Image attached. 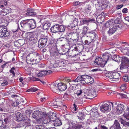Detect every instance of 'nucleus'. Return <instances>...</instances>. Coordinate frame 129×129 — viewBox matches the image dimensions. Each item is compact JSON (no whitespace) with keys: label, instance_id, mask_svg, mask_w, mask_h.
<instances>
[{"label":"nucleus","instance_id":"1","mask_svg":"<svg viewBox=\"0 0 129 129\" xmlns=\"http://www.w3.org/2000/svg\"><path fill=\"white\" fill-rule=\"evenodd\" d=\"M26 60L28 63L32 64L38 63L40 60L39 54L36 52H33L27 56Z\"/></svg>","mask_w":129,"mask_h":129},{"label":"nucleus","instance_id":"2","mask_svg":"<svg viewBox=\"0 0 129 129\" xmlns=\"http://www.w3.org/2000/svg\"><path fill=\"white\" fill-rule=\"evenodd\" d=\"M75 82H80L83 84H91L94 82L93 79L91 77L87 75H83L79 76L74 80Z\"/></svg>","mask_w":129,"mask_h":129},{"label":"nucleus","instance_id":"3","mask_svg":"<svg viewBox=\"0 0 129 129\" xmlns=\"http://www.w3.org/2000/svg\"><path fill=\"white\" fill-rule=\"evenodd\" d=\"M46 115L44 112L38 110L33 112L32 114V116L38 123H43V121L46 118Z\"/></svg>","mask_w":129,"mask_h":129},{"label":"nucleus","instance_id":"4","mask_svg":"<svg viewBox=\"0 0 129 129\" xmlns=\"http://www.w3.org/2000/svg\"><path fill=\"white\" fill-rule=\"evenodd\" d=\"M84 49V46L82 44H76L72 46H69V50H75L81 53Z\"/></svg>","mask_w":129,"mask_h":129},{"label":"nucleus","instance_id":"5","mask_svg":"<svg viewBox=\"0 0 129 129\" xmlns=\"http://www.w3.org/2000/svg\"><path fill=\"white\" fill-rule=\"evenodd\" d=\"M120 62H121L120 67V70L121 72H123L121 71V70L124 69H127L129 67V59L127 57L124 58L120 60Z\"/></svg>","mask_w":129,"mask_h":129},{"label":"nucleus","instance_id":"6","mask_svg":"<svg viewBox=\"0 0 129 129\" xmlns=\"http://www.w3.org/2000/svg\"><path fill=\"white\" fill-rule=\"evenodd\" d=\"M38 36L35 34H29L27 38L28 39V43L30 45H33L37 42Z\"/></svg>","mask_w":129,"mask_h":129},{"label":"nucleus","instance_id":"7","mask_svg":"<svg viewBox=\"0 0 129 129\" xmlns=\"http://www.w3.org/2000/svg\"><path fill=\"white\" fill-rule=\"evenodd\" d=\"M48 47L49 48V51L50 52H58L56 42L52 40H50L48 45Z\"/></svg>","mask_w":129,"mask_h":129},{"label":"nucleus","instance_id":"8","mask_svg":"<svg viewBox=\"0 0 129 129\" xmlns=\"http://www.w3.org/2000/svg\"><path fill=\"white\" fill-rule=\"evenodd\" d=\"M106 76L114 80L120 78V74L117 72L107 73L106 74Z\"/></svg>","mask_w":129,"mask_h":129},{"label":"nucleus","instance_id":"9","mask_svg":"<svg viewBox=\"0 0 129 129\" xmlns=\"http://www.w3.org/2000/svg\"><path fill=\"white\" fill-rule=\"evenodd\" d=\"M57 119L56 118L55 113H51L49 117H48L47 116H46V119H45V120L43 121V122L42 123L45 124L48 123L50 122H54Z\"/></svg>","mask_w":129,"mask_h":129},{"label":"nucleus","instance_id":"10","mask_svg":"<svg viewBox=\"0 0 129 129\" xmlns=\"http://www.w3.org/2000/svg\"><path fill=\"white\" fill-rule=\"evenodd\" d=\"M108 61L103 60L101 57H98L96 58L94 61V62L96 63L95 65H97L98 67H104Z\"/></svg>","mask_w":129,"mask_h":129},{"label":"nucleus","instance_id":"11","mask_svg":"<svg viewBox=\"0 0 129 129\" xmlns=\"http://www.w3.org/2000/svg\"><path fill=\"white\" fill-rule=\"evenodd\" d=\"M67 36H68V38H69V39L75 40H78L79 38V35L78 33L75 32L67 33Z\"/></svg>","mask_w":129,"mask_h":129},{"label":"nucleus","instance_id":"12","mask_svg":"<svg viewBox=\"0 0 129 129\" xmlns=\"http://www.w3.org/2000/svg\"><path fill=\"white\" fill-rule=\"evenodd\" d=\"M95 30H92L86 33V35L85 36V38H90V39H95L96 38L97 35L95 33Z\"/></svg>","mask_w":129,"mask_h":129},{"label":"nucleus","instance_id":"13","mask_svg":"<svg viewBox=\"0 0 129 129\" xmlns=\"http://www.w3.org/2000/svg\"><path fill=\"white\" fill-rule=\"evenodd\" d=\"M20 25L24 30H26L30 28V26L27 22V20H23L21 21Z\"/></svg>","mask_w":129,"mask_h":129},{"label":"nucleus","instance_id":"14","mask_svg":"<svg viewBox=\"0 0 129 129\" xmlns=\"http://www.w3.org/2000/svg\"><path fill=\"white\" fill-rule=\"evenodd\" d=\"M47 42V39L46 38H43L40 39L38 41V47L40 48L44 47L46 45Z\"/></svg>","mask_w":129,"mask_h":129},{"label":"nucleus","instance_id":"15","mask_svg":"<svg viewBox=\"0 0 129 129\" xmlns=\"http://www.w3.org/2000/svg\"><path fill=\"white\" fill-rule=\"evenodd\" d=\"M67 86L68 85L66 83L62 82L56 84V86H57L58 90L59 91H62L66 90Z\"/></svg>","mask_w":129,"mask_h":129},{"label":"nucleus","instance_id":"16","mask_svg":"<svg viewBox=\"0 0 129 129\" xmlns=\"http://www.w3.org/2000/svg\"><path fill=\"white\" fill-rule=\"evenodd\" d=\"M114 104L116 105H117V113L119 114H120L124 110L123 105L122 104H117L116 102L114 103Z\"/></svg>","mask_w":129,"mask_h":129},{"label":"nucleus","instance_id":"17","mask_svg":"<svg viewBox=\"0 0 129 129\" xmlns=\"http://www.w3.org/2000/svg\"><path fill=\"white\" fill-rule=\"evenodd\" d=\"M50 56H51L52 59L51 60H57L60 58L61 54L58 52H50Z\"/></svg>","mask_w":129,"mask_h":129},{"label":"nucleus","instance_id":"18","mask_svg":"<svg viewBox=\"0 0 129 129\" xmlns=\"http://www.w3.org/2000/svg\"><path fill=\"white\" fill-rule=\"evenodd\" d=\"M50 66L51 68L53 67L55 68L59 67H61V65L62 64H63V63L62 62H59L58 63L56 62V60H51L50 61Z\"/></svg>","mask_w":129,"mask_h":129},{"label":"nucleus","instance_id":"19","mask_svg":"<svg viewBox=\"0 0 129 129\" xmlns=\"http://www.w3.org/2000/svg\"><path fill=\"white\" fill-rule=\"evenodd\" d=\"M52 104L54 106H58L59 107H61L62 106L66 108V106L62 105V102L60 101V99L59 98H57L54 100L52 102Z\"/></svg>","mask_w":129,"mask_h":129},{"label":"nucleus","instance_id":"20","mask_svg":"<svg viewBox=\"0 0 129 129\" xmlns=\"http://www.w3.org/2000/svg\"><path fill=\"white\" fill-rule=\"evenodd\" d=\"M16 118L17 121H22L26 123L27 122L25 118L23 117L21 115V114L20 112H17L16 114Z\"/></svg>","mask_w":129,"mask_h":129},{"label":"nucleus","instance_id":"21","mask_svg":"<svg viewBox=\"0 0 129 129\" xmlns=\"http://www.w3.org/2000/svg\"><path fill=\"white\" fill-rule=\"evenodd\" d=\"M127 57L124 56L120 57L118 55H114L112 56V59L115 61L116 62L119 63V61L123 59L124 58H126Z\"/></svg>","mask_w":129,"mask_h":129},{"label":"nucleus","instance_id":"22","mask_svg":"<svg viewBox=\"0 0 129 129\" xmlns=\"http://www.w3.org/2000/svg\"><path fill=\"white\" fill-rule=\"evenodd\" d=\"M110 106L107 104H104L100 107L101 111L103 112H105V111H107L109 110V109H110Z\"/></svg>","mask_w":129,"mask_h":129},{"label":"nucleus","instance_id":"23","mask_svg":"<svg viewBox=\"0 0 129 129\" xmlns=\"http://www.w3.org/2000/svg\"><path fill=\"white\" fill-rule=\"evenodd\" d=\"M58 24H55L51 27L50 29V32L53 33L59 32Z\"/></svg>","mask_w":129,"mask_h":129},{"label":"nucleus","instance_id":"24","mask_svg":"<svg viewBox=\"0 0 129 129\" xmlns=\"http://www.w3.org/2000/svg\"><path fill=\"white\" fill-rule=\"evenodd\" d=\"M27 22L28 23L30 26H31V28L34 29L36 27V23L35 20L33 19H27Z\"/></svg>","mask_w":129,"mask_h":129},{"label":"nucleus","instance_id":"25","mask_svg":"<svg viewBox=\"0 0 129 129\" xmlns=\"http://www.w3.org/2000/svg\"><path fill=\"white\" fill-rule=\"evenodd\" d=\"M9 32L7 30V28H5L3 30L0 31V37H7L9 36Z\"/></svg>","mask_w":129,"mask_h":129},{"label":"nucleus","instance_id":"26","mask_svg":"<svg viewBox=\"0 0 129 129\" xmlns=\"http://www.w3.org/2000/svg\"><path fill=\"white\" fill-rule=\"evenodd\" d=\"M81 52H78L75 50H69L68 52L69 55L71 57H74L76 55L79 56V54Z\"/></svg>","mask_w":129,"mask_h":129},{"label":"nucleus","instance_id":"27","mask_svg":"<svg viewBox=\"0 0 129 129\" xmlns=\"http://www.w3.org/2000/svg\"><path fill=\"white\" fill-rule=\"evenodd\" d=\"M24 102L21 100V98L20 96L17 97L16 98V101L14 102L12 104V106H13L15 107L18 105V104H20L21 102Z\"/></svg>","mask_w":129,"mask_h":129},{"label":"nucleus","instance_id":"28","mask_svg":"<svg viewBox=\"0 0 129 129\" xmlns=\"http://www.w3.org/2000/svg\"><path fill=\"white\" fill-rule=\"evenodd\" d=\"M11 12V10L9 9L4 8L0 11V15H1L5 16Z\"/></svg>","mask_w":129,"mask_h":129},{"label":"nucleus","instance_id":"29","mask_svg":"<svg viewBox=\"0 0 129 129\" xmlns=\"http://www.w3.org/2000/svg\"><path fill=\"white\" fill-rule=\"evenodd\" d=\"M112 57L110 54L108 53H104L103 54L102 57L101 58L104 60L108 61L110 58Z\"/></svg>","mask_w":129,"mask_h":129},{"label":"nucleus","instance_id":"30","mask_svg":"<svg viewBox=\"0 0 129 129\" xmlns=\"http://www.w3.org/2000/svg\"><path fill=\"white\" fill-rule=\"evenodd\" d=\"M94 21V19H93L84 18L82 20V21L83 24L88 25L89 22H92Z\"/></svg>","mask_w":129,"mask_h":129},{"label":"nucleus","instance_id":"31","mask_svg":"<svg viewBox=\"0 0 129 129\" xmlns=\"http://www.w3.org/2000/svg\"><path fill=\"white\" fill-rule=\"evenodd\" d=\"M50 88L51 90L54 92L56 93L58 91V87L56 86V83H54L50 85Z\"/></svg>","mask_w":129,"mask_h":129},{"label":"nucleus","instance_id":"32","mask_svg":"<svg viewBox=\"0 0 129 129\" xmlns=\"http://www.w3.org/2000/svg\"><path fill=\"white\" fill-rule=\"evenodd\" d=\"M78 41V40H76L75 39H69L67 41V43L69 44V46H72L73 45H75V43H76Z\"/></svg>","mask_w":129,"mask_h":129},{"label":"nucleus","instance_id":"33","mask_svg":"<svg viewBox=\"0 0 129 129\" xmlns=\"http://www.w3.org/2000/svg\"><path fill=\"white\" fill-rule=\"evenodd\" d=\"M123 116L127 120H129V108L128 107L126 108V110L123 114Z\"/></svg>","mask_w":129,"mask_h":129},{"label":"nucleus","instance_id":"34","mask_svg":"<svg viewBox=\"0 0 129 129\" xmlns=\"http://www.w3.org/2000/svg\"><path fill=\"white\" fill-rule=\"evenodd\" d=\"M50 26H51L50 23L46 21L44 22V24L43 25V29L44 30H47L49 28Z\"/></svg>","mask_w":129,"mask_h":129},{"label":"nucleus","instance_id":"35","mask_svg":"<svg viewBox=\"0 0 129 129\" xmlns=\"http://www.w3.org/2000/svg\"><path fill=\"white\" fill-rule=\"evenodd\" d=\"M79 82H75L74 81V80H71L70 79L67 80L66 82V84L68 86H72V85H74L75 86V83Z\"/></svg>","mask_w":129,"mask_h":129},{"label":"nucleus","instance_id":"36","mask_svg":"<svg viewBox=\"0 0 129 129\" xmlns=\"http://www.w3.org/2000/svg\"><path fill=\"white\" fill-rule=\"evenodd\" d=\"M54 122V125L55 126H60L61 124V120H59V118H57L54 121H51L50 122Z\"/></svg>","mask_w":129,"mask_h":129},{"label":"nucleus","instance_id":"37","mask_svg":"<svg viewBox=\"0 0 129 129\" xmlns=\"http://www.w3.org/2000/svg\"><path fill=\"white\" fill-rule=\"evenodd\" d=\"M47 74H48L46 73L45 70H43L38 73V74H37V76L39 77H41L45 76Z\"/></svg>","mask_w":129,"mask_h":129},{"label":"nucleus","instance_id":"38","mask_svg":"<svg viewBox=\"0 0 129 129\" xmlns=\"http://www.w3.org/2000/svg\"><path fill=\"white\" fill-rule=\"evenodd\" d=\"M116 27L114 26L112 27V28H110L108 31V34H109V35H112L116 31Z\"/></svg>","mask_w":129,"mask_h":129},{"label":"nucleus","instance_id":"39","mask_svg":"<svg viewBox=\"0 0 129 129\" xmlns=\"http://www.w3.org/2000/svg\"><path fill=\"white\" fill-rule=\"evenodd\" d=\"M114 126L115 129H121L120 126V124L117 122V120H115V122L114 124Z\"/></svg>","mask_w":129,"mask_h":129},{"label":"nucleus","instance_id":"40","mask_svg":"<svg viewBox=\"0 0 129 129\" xmlns=\"http://www.w3.org/2000/svg\"><path fill=\"white\" fill-rule=\"evenodd\" d=\"M129 51V47L124 46L122 47L121 51L123 54L126 53Z\"/></svg>","mask_w":129,"mask_h":129},{"label":"nucleus","instance_id":"41","mask_svg":"<svg viewBox=\"0 0 129 129\" xmlns=\"http://www.w3.org/2000/svg\"><path fill=\"white\" fill-rule=\"evenodd\" d=\"M94 39L92 38H88L84 41V44L86 45H88L91 43V40H93Z\"/></svg>","mask_w":129,"mask_h":129},{"label":"nucleus","instance_id":"42","mask_svg":"<svg viewBox=\"0 0 129 129\" xmlns=\"http://www.w3.org/2000/svg\"><path fill=\"white\" fill-rule=\"evenodd\" d=\"M96 96H94L93 95H89V93H85V94L84 95V97L86 99H92L95 97Z\"/></svg>","mask_w":129,"mask_h":129},{"label":"nucleus","instance_id":"43","mask_svg":"<svg viewBox=\"0 0 129 129\" xmlns=\"http://www.w3.org/2000/svg\"><path fill=\"white\" fill-rule=\"evenodd\" d=\"M88 94H89L90 95H93L96 96V91L92 89H91L90 90L88 91L87 92H86Z\"/></svg>","mask_w":129,"mask_h":129},{"label":"nucleus","instance_id":"44","mask_svg":"<svg viewBox=\"0 0 129 129\" xmlns=\"http://www.w3.org/2000/svg\"><path fill=\"white\" fill-rule=\"evenodd\" d=\"M88 29V26H86L83 27V30H82V34H83L85 35L87 33V31Z\"/></svg>","mask_w":129,"mask_h":129},{"label":"nucleus","instance_id":"45","mask_svg":"<svg viewBox=\"0 0 129 129\" xmlns=\"http://www.w3.org/2000/svg\"><path fill=\"white\" fill-rule=\"evenodd\" d=\"M78 118L79 119H80L81 120H82V119H85V115L83 112H79Z\"/></svg>","mask_w":129,"mask_h":129},{"label":"nucleus","instance_id":"46","mask_svg":"<svg viewBox=\"0 0 129 129\" xmlns=\"http://www.w3.org/2000/svg\"><path fill=\"white\" fill-rule=\"evenodd\" d=\"M72 127L73 129H80L82 127L81 124H76L74 126H70V127Z\"/></svg>","mask_w":129,"mask_h":129},{"label":"nucleus","instance_id":"47","mask_svg":"<svg viewBox=\"0 0 129 129\" xmlns=\"http://www.w3.org/2000/svg\"><path fill=\"white\" fill-rule=\"evenodd\" d=\"M1 127L4 128L3 129H9V128L7 125H4L3 124V121L2 120H0V127Z\"/></svg>","mask_w":129,"mask_h":129},{"label":"nucleus","instance_id":"48","mask_svg":"<svg viewBox=\"0 0 129 129\" xmlns=\"http://www.w3.org/2000/svg\"><path fill=\"white\" fill-rule=\"evenodd\" d=\"M37 90H38V89L36 88H31L27 90V92H33L36 91Z\"/></svg>","mask_w":129,"mask_h":129},{"label":"nucleus","instance_id":"49","mask_svg":"<svg viewBox=\"0 0 129 129\" xmlns=\"http://www.w3.org/2000/svg\"><path fill=\"white\" fill-rule=\"evenodd\" d=\"M36 129H46L45 126L43 125H36Z\"/></svg>","mask_w":129,"mask_h":129},{"label":"nucleus","instance_id":"50","mask_svg":"<svg viewBox=\"0 0 129 129\" xmlns=\"http://www.w3.org/2000/svg\"><path fill=\"white\" fill-rule=\"evenodd\" d=\"M25 14L27 15L28 16H35L36 15V13L35 12H27Z\"/></svg>","mask_w":129,"mask_h":129},{"label":"nucleus","instance_id":"51","mask_svg":"<svg viewBox=\"0 0 129 129\" xmlns=\"http://www.w3.org/2000/svg\"><path fill=\"white\" fill-rule=\"evenodd\" d=\"M59 32H63L65 29V27L63 25H59Z\"/></svg>","mask_w":129,"mask_h":129},{"label":"nucleus","instance_id":"52","mask_svg":"<svg viewBox=\"0 0 129 129\" xmlns=\"http://www.w3.org/2000/svg\"><path fill=\"white\" fill-rule=\"evenodd\" d=\"M126 83L123 84L121 86H120V90L121 91H123L125 90V89H126Z\"/></svg>","mask_w":129,"mask_h":129},{"label":"nucleus","instance_id":"53","mask_svg":"<svg viewBox=\"0 0 129 129\" xmlns=\"http://www.w3.org/2000/svg\"><path fill=\"white\" fill-rule=\"evenodd\" d=\"M112 23V22L111 21H108L105 24V26L107 28L109 27L111 25V24Z\"/></svg>","mask_w":129,"mask_h":129},{"label":"nucleus","instance_id":"54","mask_svg":"<svg viewBox=\"0 0 129 129\" xmlns=\"http://www.w3.org/2000/svg\"><path fill=\"white\" fill-rule=\"evenodd\" d=\"M108 50H109V51L108 52L104 53H109V54H113L115 52V51L114 50L113 48H110L108 49Z\"/></svg>","mask_w":129,"mask_h":129},{"label":"nucleus","instance_id":"55","mask_svg":"<svg viewBox=\"0 0 129 129\" xmlns=\"http://www.w3.org/2000/svg\"><path fill=\"white\" fill-rule=\"evenodd\" d=\"M82 90H79L77 91L75 93V94L77 95V96H79L80 95H82Z\"/></svg>","mask_w":129,"mask_h":129},{"label":"nucleus","instance_id":"56","mask_svg":"<svg viewBox=\"0 0 129 129\" xmlns=\"http://www.w3.org/2000/svg\"><path fill=\"white\" fill-rule=\"evenodd\" d=\"M83 4V2H80L78 1H76L74 3V6H77L78 5L81 6Z\"/></svg>","mask_w":129,"mask_h":129},{"label":"nucleus","instance_id":"57","mask_svg":"<svg viewBox=\"0 0 129 129\" xmlns=\"http://www.w3.org/2000/svg\"><path fill=\"white\" fill-rule=\"evenodd\" d=\"M123 80L124 81L127 82L128 80V76L126 75H125L123 77Z\"/></svg>","mask_w":129,"mask_h":129},{"label":"nucleus","instance_id":"58","mask_svg":"<svg viewBox=\"0 0 129 129\" xmlns=\"http://www.w3.org/2000/svg\"><path fill=\"white\" fill-rule=\"evenodd\" d=\"M128 12V10L126 8H125L122 10V12L124 14H126Z\"/></svg>","mask_w":129,"mask_h":129},{"label":"nucleus","instance_id":"59","mask_svg":"<svg viewBox=\"0 0 129 129\" xmlns=\"http://www.w3.org/2000/svg\"><path fill=\"white\" fill-rule=\"evenodd\" d=\"M14 67H12V68L11 69V70H10V73H11L12 74V77H14L15 76V73H14Z\"/></svg>","mask_w":129,"mask_h":129},{"label":"nucleus","instance_id":"60","mask_svg":"<svg viewBox=\"0 0 129 129\" xmlns=\"http://www.w3.org/2000/svg\"><path fill=\"white\" fill-rule=\"evenodd\" d=\"M4 122H5V123L6 124H8V123H9L10 121V120L8 119V117H6L5 119H4Z\"/></svg>","mask_w":129,"mask_h":129},{"label":"nucleus","instance_id":"61","mask_svg":"<svg viewBox=\"0 0 129 129\" xmlns=\"http://www.w3.org/2000/svg\"><path fill=\"white\" fill-rule=\"evenodd\" d=\"M123 6V4L118 5H116V9L117 10H119L121 8H122V7Z\"/></svg>","mask_w":129,"mask_h":129},{"label":"nucleus","instance_id":"62","mask_svg":"<svg viewBox=\"0 0 129 129\" xmlns=\"http://www.w3.org/2000/svg\"><path fill=\"white\" fill-rule=\"evenodd\" d=\"M91 111L93 113H96L97 112V108L96 107H94L91 109Z\"/></svg>","mask_w":129,"mask_h":129},{"label":"nucleus","instance_id":"63","mask_svg":"<svg viewBox=\"0 0 129 129\" xmlns=\"http://www.w3.org/2000/svg\"><path fill=\"white\" fill-rule=\"evenodd\" d=\"M100 16H101V17L103 19V20H104V18L106 16V14L104 12H102L101 13Z\"/></svg>","mask_w":129,"mask_h":129},{"label":"nucleus","instance_id":"64","mask_svg":"<svg viewBox=\"0 0 129 129\" xmlns=\"http://www.w3.org/2000/svg\"><path fill=\"white\" fill-rule=\"evenodd\" d=\"M121 124H123V125L124 126L126 125L127 126L129 125V123L126 122L123 120H122L121 121Z\"/></svg>","mask_w":129,"mask_h":129}]
</instances>
